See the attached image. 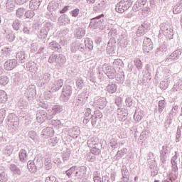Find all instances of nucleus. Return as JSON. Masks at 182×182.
I'll return each mask as SVG.
<instances>
[{
    "instance_id": "c756f323",
    "label": "nucleus",
    "mask_w": 182,
    "mask_h": 182,
    "mask_svg": "<svg viewBox=\"0 0 182 182\" xmlns=\"http://www.w3.org/2000/svg\"><path fill=\"white\" fill-rule=\"evenodd\" d=\"M41 2L42 0H31L29 3V7L33 11L38 9L41 6Z\"/></svg>"
},
{
    "instance_id": "c9c22d12",
    "label": "nucleus",
    "mask_w": 182,
    "mask_h": 182,
    "mask_svg": "<svg viewBox=\"0 0 182 182\" xmlns=\"http://www.w3.org/2000/svg\"><path fill=\"white\" fill-rule=\"evenodd\" d=\"M48 32H49V28H41L38 32V38L39 39H46V38L48 36Z\"/></svg>"
},
{
    "instance_id": "a878e982",
    "label": "nucleus",
    "mask_w": 182,
    "mask_h": 182,
    "mask_svg": "<svg viewBox=\"0 0 182 182\" xmlns=\"http://www.w3.org/2000/svg\"><path fill=\"white\" fill-rule=\"evenodd\" d=\"M92 117H93V115H92V109H90V108H87L84 115L83 123L85 124H87V123L90 122V119H92Z\"/></svg>"
},
{
    "instance_id": "de8ad7c7",
    "label": "nucleus",
    "mask_w": 182,
    "mask_h": 182,
    "mask_svg": "<svg viewBox=\"0 0 182 182\" xmlns=\"http://www.w3.org/2000/svg\"><path fill=\"white\" fill-rule=\"evenodd\" d=\"M167 52V47L166 46H161L159 48L156 50V56H161L164 55V53Z\"/></svg>"
},
{
    "instance_id": "864d4df0",
    "label": "nucleus",
    "mask_w": 182,
    "mask_h": 182,
    "mask_svg": "<svg viewBox=\"0 0 182 182\" xmlns=\"http://www.w3.org/2000/svg\"><path fill=\"white\" fill-rule=\"evenodd\" d=\"M12 26L14 31H19V28L22 26V23H21V21L18 19H16L13 22Z\"/></svg>"
},
{
    "instance_id": "412c9836",
    "label": "nucleus",
    "mask_w": 182,
    "mask_h": 182,
    "mask_svg": "<svg viewBox=\"0 0 182 182\" xmlns=\"http://www.w3.org/2000/svg\"><path fill=\"white\" fill-rule=\"evenodd\" d=\"M172 11L174 15H178V14L182 13V0H180L172 6Z\"/></svg>"
},
{
    "instance_id": "c03bdc74",
    "label": "nucleus",
    "mask_w": 182,
    "mask_h": 182,
    "mask_svg": "<svg viewBox=\"0 0 182 182\" xmlns=\"http://www.w3.org/2000/svg\"><path fill=\"white\" fill-rule=\"evenodd\" d=\"M173 92H176L177 93H181L182 91V82L178 81L172 88Z\"/></svg>"
},
{
    "instance_id": "5701e85b",
    "label": "nucleus",
    "mask_w": 182,
    "mask_h": 182,
    "mask_svg": "<svg viewBox=\"0 0 182 182\" xmlns=\"http://www.w3.org/2000/svg\"><path fill=\"white\" fill-rule=\"evenodd\" d=\"M68 134L69 136H70V137L76 139V137H77V136L80 134V129H79V127H74L73 128L69 129Z\"/></svg>"
},
{
    "instance_id": "72a5a7b5",
    "label": "nucleus",
    "mask_w": 182,
    "mask_h": 182,
    "mask_svg": "<svg viewBox=\"0 0 182 182\" xmlns=\"http://www.w3.org/2000/svg\"><path fill=\"white\" fill-rule=\"evenodd\" d=\"M16 58L19 63H25V60H26V55L24 51L17 53Z\"/></svg>"
},
{
    "instance_id": "09e8293b",
    "label": "nucleus",
    "mask_w": 182,
    "mask_h": 182,
    "mask_svg": "<svg viewBox=\"0 0 182 182\" xmlns=\"http://www.w3.org/2000/svg\"><path fill=\"white\" fill-rule=\"evenodd\" d=\"M87 144L88 147H91V148L95 147V146L97 144V138L96 137L90 138Z\"/></svg>"
},
{
    "instance_id": "4d7b16f0",
    "label": "nucleus",
    "mask_w": 182,
    "mask_h": 182,
    "mask_svg": "<svg viewBox=\"0 0 182 182\" xmlns=\"http://www.w3.org/2000/svg\"><path fill=\"white\" fill-rule=\"evenodd\" d=\"M5 116H6V110L4 108L0 109V124L4 123L5 120Z\"/></svg>"
},
{
    "instance_id": "e2e57ef3",
    "label": "nucleus",
    "mask_w": 182,
    "mask_h": 182,
    "mask_svg": "<svg viewBox=\"0 0 182 182\" xmlns=\"http://www.w3.org/2000/svg\"><path fill=\"white\" fill-rule=\"evenodd\" d=\"M83 79L82 77L77 78L76 80V86L77 87L78 89L82 90L83 89Z\"/></svg>"
},
{
    "instance_id": "a211bd4d",
    "label": "nucleus",
    "mask_w": 182,
    "mask_h": 182,
    "mask_svg": "<svg viewBox=\"0 0 182 182\" xmlns=\"http://www.w3.org/2000/svg\"><path fill=\"white\" fill-rule=\"evenodd\" d=\"M86 170L87 168L85 166H76V169H75V177H77V178H80L82 177H83V176H85V174H86Z\"/></svg>"
},
{
    "instance_id": "ea45409f",
    "label": "nucleus",
    "mask_w": 182,
    "mask_h": 182,
    "mask_svg": "<svg viewBox=\"0 0 182 182\" xmlns=\"http://www.w3.org/2000/svg\"><path fill=\"white\" fill-rule=\"evenodd\" d=\"M28 136L31 140H33L35 143H39V136H38V134L35 131H30L28 132Z\"/></svg>"
},
{
    "instance_id": "c85d7f7f",
    "label": "nucleus",
    "mask_w": 182,
    "mask_h": 182,
    "mask_svg": "<svg viewBox=\"0 0 182 182\" xmlns=\"http://www.w3.org/2000/svg\"><path fill=\"white\" fill-rule=\"evenodd\" d=\"M48 9L50 12L58 11V9H60V5L58 2L51 1L48 5Z\"/></svg>"
},
{
    "instance_id": "aec40b11",
    "label": "nucleus",
    "mask_w": 182,
    "mask_h": 182,
    "mask_svg": "<svg viewBox=\"0 0 182 182\" xmlns=\"http://www.w3.org/2000/svg\"><path fill=\"white\" fill-rule=\"evenodd\" d=\"M170 153V148L166 146H162V150H161V161L162 163H166V159H167V154Z\"/></svg>"
},
{
    "instance_id": "0e129e2a",
    "label": "nucleus",
    "mask_w": 182,
    "mask_h": 182,
    "mask_svg": "<svg viewBox=\"0 0 182 182\" xmlns=\"http://www.w3.org/2000/svg\"><path fill=\"white\" fill-rule=\"evenodd\" d=\"M101 152L102 151L100 150V149L94 146L91 148L90 153L94 154V156H99Z\"/></svg>"
},
{
    "instance_id": "58836bf2",
    "label": "nucleus",
    "mask_w": 182,
    "mask_h": 182,
    "mask_svg": "<svg viewBox=\"0 0 182 182\" xmlns=\"http://www.w3.org/2000/svg\"><path fill=\"white\" fill-rule=\"evenodd\" d=\"M27 168L29 170L30 173H36L38 171V168L35 165V163L32 161H29L27 164Z\"/></svg>"
},
{
    "instance_id": "2eb2a0df",
    "label": "nucleus",
    "mask_w": 182,
    "mask_h": 182,
    "mask_svg": "<svg viewBox=\"0 0 182 182\" xmlns=\"http://www.w3.org/2000/svg\"><path fill=\"white\" fill-rule=\"evenodd\" d=\"M94 105L98 107V109H105L107 105V100L105 97H100L97 100H95Z\"/></svg>"
},
{
    "instance_id": "603ef678",
    "label": "nucleus",
    "mask_w": 182,
    "mask_h": 182,
    "mask_svg": "<svg viewBox=\"0 0 182 182\" xmlns=\"http://www.w3.org/2000/svg\"><path fill=\"white\" fill-rule=\"evenodd\" d=\"M12 151L14 149H12V146L7 145L4 147V153L6 156H9L12 154Z\"/></svg>"
},
{
    "instance_id": "bf43d9fd",
    "label": "nucleus",
    "mask_w": 182,
    "mask_h": 182,
    "mask_svg": "<svg viewBox=\"0 0 182 182\" xmlns=\"http://www.w3.org/2000/svg\"><path fill=\"white\" fill-rule=\"evenodd\" d=\"M94 182H102V178H100V173L99 171H95L93 173Z\"/></svg>"
},
{
    "instance_id": "9b49d317",
    "label": "nucleus",
    "mask_w": 182,
    "mask_h": 182,
    "mask_svg": "<svg viewBox=\"0 0 182 182\" xmlns=\"http://www.w3.org/2000/svg\"><path fill=\"white\" fill-rule=\"evenodd\" d=\"M77 50H80V52L86 55V47L85 45L79 43L78 41H75L71 45V52L76 53Z\"/></svg>"
},
{
    "instance_id": "6e6d98bb",
    "label": "nucleus",
    "mask_w": 182,
    "mask_h": 182,
    "mask_svg": "<svg viewBox=\"0 0 182 182\" xmlns=\"http://www.w3.org/2000/svg\"><path fill=\"white\" fill-rule=\"evenodd\" d=\"M134 63L136 68V69H138L139 70H141V69H143V63L141 62V60H140V59L136 58L134 60Z\"/></svg>"
},
{
    "instance_id": "5fc2aeb1",
    "label": "nucleus",
    "mask_w": 182,
    "mask_h": 182,
    "mask_svg": "<svg viewBox=\"0 0 182 182\" xmlns=\"http://www.w3.org/2000/svg\"><path fill=\"white\" fill-rule=\"evenodd\" d=\"M9 83V77L5 75H2L0 77V85L3 86H6V84Z\"/></svg>"
},
{
    "instance_id": "3c124183",
    "label": "nucleus",
    "mask_w": 182,
    "mask_h": 182,
    "mask_svg": "<svg viewBox=\"0 0 182 182\" xmlns=\"http://www.w3.org/2000/svg\"><path fill=\"white\" fill-rule=\"evenodd\" d=\"M166 107V100H162L159 102L158 104V112L159 113H163L164 108Z\"/></svg>"
},
{
    "instance_id": "393cba45",
    "label": "nucleus",
    "mask_w": 182,
    "mask_h": 182,
    "mask_svg": "<svg viewBox=\"0 0 182 182\" xmlns=\"http://www.w3.org/2000/svg\"><path fill=\"white\" fill-rule=\"evenodd\" d=\"M121 173L122 176V181L124 182H129V173L126 166H122L121 169Z\"/></svg>"
},
{
    "instance_id": "338daca9",
    "label": "nucleus",
    "mask_w": 182,
    "mask_h": 182,
    "mask_svg": "<svg viewBox=\"0 0 182 182\" xmlns=\"http://www.w3.org/2000/svg\"><path fill=\"white\" fill-rule=\"evenodd\" d=\"M8 181V175L5 171H3L0 173V182H6Z\"/></svg>"
},
{
    "instance_id": "a19ab883",
    "label": "nucleus",
    "mask_w": 182,
    "mask_h": 182,
    "mask_svg": "<svg viewBox=\"0 0 182 182\" xmlns=\"http://www.w3.org/2000/svg\"><path fill=\"white\" fill-rule=\"evenodd\" d=\"M107 90L109 93H115L117 90V85L115 83L110 82L107 87Z\"/></svg>"
},
{
    "instance_id": "6ab92c4d",
    "label": "nucleus",
    "mask_w": 182,
    "mask_h": 182,
    "mask_svg": "<svg viewBox=\"0 0 182 182\" xmlns=\"http://www.w3.org/2000/svg\"><path fill=\"white\" fill-rule=\"evenodd\" d=\"M54 131L52 127H47L42 130L41 136L43 139H48V137H52L53 136Z\"/></svg>"
},
{
    "instance_id": "f03ea898",
    "label": "nucleus",
    "mask_w": 182,
    "mask_h": 182,
    "mask_svg": "<svg viewBox=\"0 0 182 182\" xmlns=\"http://www.w3.org/2000/svg\"><path fill=\"white\" fill-rule=\"evenodd\" d=\"M103 25H105V14H102L92 18L89 26L92 28V29H102Z\"/></svg>"
},
{
    "instance_id": "f257e3e1",
    "label": "nucleus",
    "mask_w": 182,
    "mask_h": 182,
    "mask_svg": "<svg viewBox=\"0 0 182 182\" xmlns=\"http://www.w3.org/2000/svg\"><path fill=\"white\" fill-rule=\"evenodd\" d=\"M162 35H164L168 39H173V37L174 36V31L173 30V27L171 26H169L167 23H162L160 25V31L159 37L161 36Z\"/></svg>"
},
{
    "instance_id": "4c0bfd02",
    "label": "nucleus",
    "mask_w": 182,
    "mask_h": 182,
    "mask_svg": "<svg viewBox=\"0 0 182 182\" xmlns=\"http://www.w3.org/2000/svg\"><path fill=\"white\" fill-rule=\"evenodd\" d=\"M15 8V2L14 0H7L6 3V9L7 12H12Z\"/></svg>"
},
{
    "instance_id": "39448f33",
    "label": "nucleus",
    "mask_w": 182,
    "mask_h": 182,
    "mask_svg": "<svg viewBox=\"0 0 182 182\" xmlns=\"http://www.w3.org/2000/svg\"><path fill=\"white\" fill-rule=\"evenodd\" d=\"M133 5V0H121L117 5L115 10L119 14H123Z\"/></svg>"
},
{
    "instance_id": "37998d69",
    "label": "nucleus",
    "mask_w": 182,
    "mask_h": 182,
    "mask_svg": "<svg viewBox=\"0 0 182 182\" xmlns=\"http://www.w3.org/2000/svg\"><path fill=\"white\" fill-rule=\"evenodd\" d=\"M8 100V95L2 90H0V103H6Z\"/></svg>"
},
{
    "instance_id": "0eeeda50",
    "label": "nucleus",
    "mask_w": 182,
    "mask_h": 182,
    "mask_svg": "<svg viewBox=\"0 0 182 182\" xmlns=\"http://www.w3.org/2000/svg\"><path fill=\"white\" fill-rule=\"evenodd\" d=\"M50 79H52V76H50V74L48 73L39 74L38 75V84L43 87H45V86L50 82Z\"/></svg>"
},
{
    "instance_id": "13d9d810",
    "label": "nucleus",
    "mask_w": 182,
    "mask_h": 182,
    "mask_svg": "<svg viewBox=\"0 0 182 182\" xmlns=\"http://www.w3.org/2000/svg\"><path fill=\"white\" fill-rule=\"evenodd\" d=\"M116 80L117 83H123V82H124V73H118L116 76Z\"/></svg>"
},
{
    "instance_id": "f3484780",
    "label": "nucleus",
    "mask_w": 182,
    "mask_h": 182,
    "mask_svg": "<svg viewBox=\"0 0 182 182\" xmlns=\"http://www.w3.org/2000/svg\"><path fill=\"white\" fill-rule=\"evenodd\" d=\"M36 119L38 123H43L48 119V114L43 110H38L36 114Z\"/></svg>"
},
{
    "instance_id": "052dcab7",
    "label": "nucleus",
    "mask_w": 182,
    "mask_h": 182,
    "mask_svg": "<svg viewBox=\"0 0 182 182\" xmlns=\"http://www.w3.org/2000/svg\"><path fill=\"white\" fill-rule=\"evenodd\" d=\"M58 141H59V140L58 139V137L51 138V139H48V144L51 147H55V146H56V144H58Z\"/></svg>"
},
{
    "instance_id": "a18cd8bd",
    "label": "nucleus",
    "mask_w": 182,
    "mask_h": 182,
    "mask_svg": "<svg viewBox=\"0 0 182 182\" xmlns=\"http://www.w3.org/2000/svg\"><path fill=\"white\" fill-rule=\"evenodd\" d=\"M85 45L84 46L86 48L89 49V50H93V41L92 39L87 38L85 40Z\"/></svg>"
},
{
    "instance_id": "1a4fd4ad",
    "label": "nucleus",
    "mask_w": 182,
    "mask_h": 182,
    "mask_svg": "<svg viewBox=\"0 0 182 182\" xmlns=\"http://www.w3.org/2000/svg\"><path fill=\"white\" fill-rule=\"evenodd\" d=\"M102 68L109 79H114V77H116V70L113 67L109 65V64H104Z\"/></svg>"
},
{
    "instance_id": "2f4dec72",
    "label": "nucleus",
    "mask_w": 182,
    "mask_h": 182,
    "mask_svg": "<svg viewBox=\"0 0 182 182\" xmlns=\"http://www.w3.org/2000/svg\"><path fill=\"white\" fill-rule=\"evenodd\" d=\"M102 9H105V1H98L93 8L94 12H102Z\"/></svg>"
},
{
    "instance_id": "7ed1b4c3",
    "label": "nucleus",
    "mask_w": 182,
    "mask_h": 182,
    "mask_svg": "<svg viewBox=\"0 0 182 182\" xmlns=\"http://www.w3.org/2000/svg\"><path fill=\"white\" fill-rule=\"evenodd\" d=\"M6 123L9 129H18L19 118L14 113L9 114L6 118Z\"/></svg>"
},
{
    "instance_id": "473e14b6",
    "label": "nucleus",
    "mask_w": 182,
    "mask_h": 182,
    "mask_svg": "<svg viewBox=\"0 0 182 182\" xmlns=\"http://www.w3.org/2000/svg\"><path fill=\"white\" fill-rule=\"evenodd\" d=\"M49 48L50 49H52V50H55V52H60V49H62L60 44L58 43V42L56 41L50 42L49 43Z\"/></svg>"
},
{
    "instance_id": "bb28decb",
    "label": "nucleus",
    "mask_w": 182,
    "mask_h": 182,
    "mask_svg": "<svg viewBox=\"0 0 182 182\" xmlns=\"http://www.w3.org/2000/svg\"><path fill=\"white\" fill-rule=\"evenodd\" d=\"M118 45H119L121 48H127L129 45L127 37L126 36H121L118 40Z\"/></svg>"
},
{
    "instance_id": "49530a36",
    "label": "nucleus",
    "mask_w": 182,
    "mask_h": 182,
    "mask_svg": "<svg viewBox=\"0 0 182 182\" xmlns=\"http://www.w3.org/2000/svg\"><path fill=\"white\" fill-rule=\"evenodd\" d=\"M112 66L114 69H120V68H123V61L120 59L114 60L112 63Z\"/></svg>"
},
{
    "instance_id": "dca6fc26",
    "label": "nucleus",
    "mask_w": 182,
    "mask_h": 182,
    "mask_svg": "<svg viewBox=\"0 0 182 182\" xmlns=\"http://www.w3.org/2000/svg\"><path fill=\"white\" fill-rule=\"evenodd\" d=\"M16 65H18V61L16 60H9L4 63V69H6V70H12L16 68Z\"/></svg>"
},
{
    "instance_id": "423d86ee",
    "label": "nucleus",
    "mask_w": 182,
    "mask_h": 182,
    "mask_svg": "<svg viewBox=\"0 0 182 182\" xmlns=\"http://www.w3.org/2000/svg\"><path fill=\"white\" fill-rule=\"evenodd\" d=\"M72 95V87L70 85H65L63 87L60 99L63 102H68Z\"/></svg>"
},
{
    "instance_id": "9d476101",
    "label": "nucleus",
    "mask_w": 182,
    "mask_h": 182,
    "mask_svg": "<svg viewBox=\"0 0 182 182\" xmlns=\"http://www.w3.org/2000/svg\"><path fill=\"white\" fill-rule=\"evenodd\" d=\"M182 53V50L181 49H178L173 51L165 60V62L168 64L170 65L176 60H178L180 56L181 55Z\"/></svg>"
},
{
    "instance_id": "b1692460",
    "label": "nucleus",
    "mask_w": 182,
    "mask_h": 182,
    "mask_svg": "<svg viewBox=\"0 0 182 182\" xmlns=\"http://www.w3.org/2000/svg\"><path fill=\"white\" fill-rule=\"evenodd\" d=\"M26 68L29 72H36L38 70V64L33 61H28L26 65Z\"/></svg>"
},
{
    "instance_id": "774afa93",
    "label": "nucleus",
    "mask_w": 182,
    "mask_h": 182,
    "mask_svg": "<svg viewBox=\"0 0 182 182\" xmlns=\"http://www.w3.org/2000/svg\"><path fill=\"white\" fill-rule=\"evenodd\" d=\"M109 146L113 149H117V146H118L117 139L114 138H112V139L109 141Z\"/></svg>"
},
{
    "instance_id": "680f3d73",
    "label": "nucleus",
    "mask_w": 182,
    "mask_h": 182,
    "mask_svg": "<svg viewBox=\"0 0 182 182\" xmlns=\"http://www.w3.org/2000/svg\"><path fill=\"white\" fill-rule=\"evenodd\" d=\"M28 92V96L30 97H33L34 96H36V90H35V87H28L27 89Z\"/></svg>"
},
{
    "instance_id": "69168bd1",
    "label": "nucleus",
    "mask_w": 182,
    "mask_h": 182,
    "mask_svg": "<svg viewBox=\"0 0 182 182\" xmlns=\"http://www.w3.org/2000/svg\"><path fill=\"white\" fill-rule=\"evenodd\" d=\"M25 15V9L23 8H19L16 11V16L17 18H22Z\"/></svg>"
},
{
    "instance_id": "4468645a",
    "label": "nucleus",
    "mask_w": 182,
    "mask_h": 182,
    "mask_svg": "<svg viewBox=\"0 0 182 182\" xmlns=\"http://www.w3.org/2000/svg\"><path fill=\"white\" fill-rule=\"evenodd\" d=\"M177 113H178V105H175L169 113L168 114V119H169V123H171L172 120H174L177 117Z\"/></svg>"
},
{
    "instance_id": "f8f14e48",
    "label": "nucleus",
    "mask_w": 182,
    "mask_h": 182,
    "mask_svg": "<svg viewBox=\"0 0 182 182\" xmlns=\"http://www.w3.org/2000/svg\"><path fill=\"white\" fill-rule=\"evenodd\" d=\"M143 50L144 53H149L150 50H153V41L149 38L146 37L143 41Z\"/></svg>"
},
{
    "instance_id": "f704fd0d",
    "label": "nucleus",
    "mask_w": 182,
    "mask_h": 182,
    "mask_svg": "<svg viewBox=\"0 0 182 182\" xmlns=\"http://www.w3.org/2000/svg\"><path fill=\"white\" fill-rule=\"evenodd\" d=\"M9 168L13 174L14 176H21L22 173V171H21V169L18 168V166L15 164H11L9 166Z\"/></svg>"
},
{
    "instance_id": "ddd939ff",
    "label": "nucleus",
    "mask_w": 182,
    "mask_h": 182,
    "mask_svg": "<svg viewBox=\"0 0 182 182\" xmlns=\"http://www.w3.org/2000/svg\"><path fill=\"white\" fill-rule=\"evenodd\" d=\"M127 110L124 108H118L117 109V117L119 122H124L127 119Z\"/></svg>"
},
{
    "instance_id": "cd10ccee",
    "label": "nucleus",
    "mask_w": 182,
    "mask_h": 182,
    "mask_svg": "<svg viewBox=\"0 0 182 182\" xmlns=\"http://www.w3.org/2000/svg\"><path fill=\"white\" fill-rule=\"evenodd\" d=\"M74 35L77 39H82L86 35V31L82 28H77L75 30Z\"/></svg>"
},
{
    "instance_id": "7c9ffc66",
    "label": "nucleus",
    "mask_w": 182,
    "mask_h": 182,
    "mask_svg": "<svg viewBox=\"0 0 182 182\" xmlns=\"http://www.w3.org/2000/svg\"><path fill=\"white\" fill-rule=\"evenodd\" d=\"M19 159L22 163L28 161V153L25 149H21L18 154Z\"/></svg>"
},
{
    "instance_id": "e433bc0d",
    "label": "nucleus",
    "mask_w": 182,
    "mask_h": 182,
    "mask_svg": "<svg viewBox=\"0 0 182 182\" xmlns=\"http://www.w3.org/2000/svg\"><path fill=\"white\" fill-rule=\"evenodd\" d=\"M62 110H63V108L60 105H55L53 107V109L49 114L50 116H55V114L60 113Z\"/></svg>"
},
{
    "instance_id": "20e7f679",
    "label": "nucleus",
    "mask_w": 182,
    "mask_h": 182,
    "mask_svg": "<svg viewBox=\"0 0 182 182\" xmlns=\"http://www.w3.org/2000/svg\"><path fill=\"white\" fill-rule=\"evenodd\" d=\"M49 63H55L58 66H63L66 63V58L62 54L53 53L48 58Z\"/></svg>"
},
{
    "instance_id": "4be33fe9",
    "label": "nucleus",
    "mask_w": 182,
    "mask_h": 182,
    "mask_svg": "<svg viewBox=\"0 0 182 182\" xmlns=\"http://www.w3.org/2000/svg\"><path fill=\"white\" fill-rule=\"evenodd\" d=\"M171 75H170L165 76V78L164 79V80L161 81L160 83L161 89L166 90V89L168 87V85H170V82H171Z\"/></svg>"
},
{
    "instance_id": "6e6552de",
    "label": "nucleus",
    "mask_w": 182,
    "mask_h": 182,
    "mask_svg": "<svg viewBox=\"0 0 182 182\" xmlns=\"http://www.w3.org/2000/svg\"><path fill=\"white\" fill-rule=\"evenodd\" d=\"M62 86H63V79H57L54 81H51L49 84L50 92H58L62 89Z\"/></svg>"
},
{
    "instance_id": "8fccbe9b",
    "label": "nucleus",
    "mask_w": 182,
    "mask_h": 182,
    "mask_svg": "<svg viewBox=\"0 0 182 182\" xmlns=\"http://www.w3.org/2000/svg\"><path fill=\"white\" fill-rule=\"evenodd\" d=\"M70 154H71L70 150L68 149L63 151L62 157L64 162L68 161V160H69V158L70 157Z\"/></svg>"
},
{
    "instance_id": "79ce46f5",
    "label": "nucleus",
    "mask_w": 182,
    "mask_h": 182,
    "mask_svg": "<svg viewBox=\"0 0 182 182\" xmlns=\"http://www.w3.org/2000/svg\"><path fill=\"white\" fill-rule=\"evenodd\" d=\"M127 153V149L124 148L120 151H118L117 154L114 156L115 160H120L122 157L124 156Z\"/></svg>"
}]
</instances>
